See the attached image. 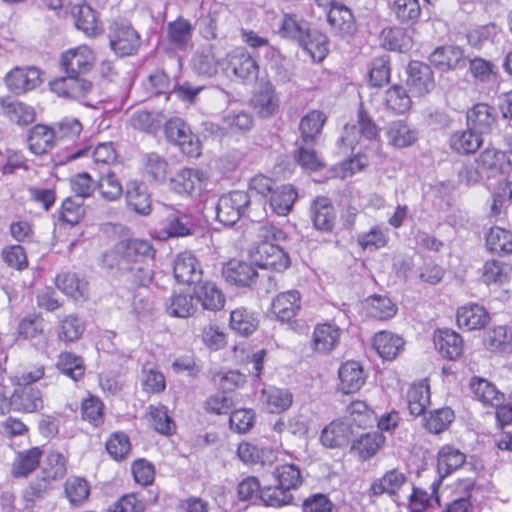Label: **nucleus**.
Instances as JSON below:
<instances>
[{"label":"nucleus","mask_w":512,"mask_h":512,"mask_svg":"<svg viewBox=\"0 0 512 512\" xmlns=\"http://www.w3.org/2000/svg\"><path fill=\"white\" fill-rule=\"evenodd\" d=\"M258 236L263 240L251 254L254 265L275 272L286 270L290 257L279 245L286 240V233L274 225H264L259 228Z\"/></svg>","instance_id":"nucleus-1"},{"label":"nucleus","mask_w":512,"mask_h":512,"mask_svg":"<svg viewBox=\"0 0 512 512\" xmlns=\"http://www.w3.org/2000/svg\"><path fill=\"white\" fill-rule=\"evenodd\" d=\"M251 203L248 192L235 190L223 194L216 204V219L223 225H234L245 215Z\"/></svg>","instance_id":"nucleus-2"},{"label":"nucleus","mask_w":512,"mask_h":512,"mask_svg":"<svg viewBox=\"0 0 512 512\" xmlns=\"http://www.w3.org/2000/svg\"><path fill=\"white\" fill-rule=\"evenodd\" d=\"M111 49L120 56H129L138 50L140 36L131 24L125 20L113 21L108 32Z\"/></svg>","instance_id":"nucleus-3"},{"label":"nucleus","mask_w":512,"mask_h":512,"mask_svg":"<svg viewBox=\"0 0 512 512\" xmlns=\"http://www.w3.org/2000/svg\"><path fill=\"white\" fill-rule=\"evenodd\" d=\"M196 227L197 221L192 213L172 209L161 221L157 237L161 240L186 237L192 235Z\"/></svg>","instance_id":"nucleus-4"},{"label":"nucleus","mask_w":512,"mask_h":512,"mask_svg":"<svg viewBox=\"0 0 512 512\" xmlns=\"http://www.w3.org/2000/svg\"><path fill=\"white\" fill-rule=\"evenodd\" d=\"M165 134L181 151L189 157H198L201 154L200 142L190 127L181 118H172L165 124Z\"/></svg>","instance_id":"nucleus-5"},{"label":"nucleus","mask_w":512,"mask_h":512,"mask_svg":"<svg viewBox=\"0 0 512 512\" xmlns=\"http://www.w3.org/2000/svg\"><path fill=\"white\" fill-rule=\"evenodd\" d=\"M319 7L327 9V21L333 31L341 36L352 35L356 30L351 10L335 0H315Z\"/></svg>","instance_id":"nucleus-6"},{"label":"nucleus","mask_w":512,"mask_h":512,"mask_svg":"<svg viewBox=\"0 0 512 512\" xmlns=\"http://www.w3.org/2000/svg\"><path fill=\"white\" fill-rule=\"evenodd\" d=\"M96 61L94 51L88 45H79L66 50L61 56V67L65 73L82 76L93 68Z\"/></svg>","instance_id":"nucleus-7"},{"label":"nucleus","mask_w":512,"mask_h":512,"mask_svg":"<svg viewBox=\"0 0 512 512\" xmlns=\"http://www.w3.org/2000/svg\"><path fill=\"white\" fill-rule=\"evenodd\" d=\"M482 507L475 496V484L471 479L459 480L455 484L454 496L446 504L444 512H481Z\"/></svg>","instance_id":"nucleus-8"},{"label":"nucleus","mask_w":512,"mask_h":512,"mask_svg":"<svg viewBox=\"0 0 512 512\" xmlns=\"http://www.w3.org/2000/svg\"><path fill=\"white\" fill-rule=\"evenodd\" d=\"M207 175L195 168H183L170 179V187L178 194L190 196L200 195L206 188Z\"/></svg>","instance_id":"nucleus-9"},{"label":"nucleus","mask_w":512,"mask_h":512,"mask_svg":"<svg viewBox=\"0 0 512 512\" xmlns=\"http://www.w3.org/2000/svg\"><path fill=\"white\" fill-rule=\"evenodd\" d=\"M116 252L122 253L127 266L154 261L155 249L148 240L127 239L116 244Z\"/></svg>","instance_id":"nucleus-10"},{"label":"nucleus","mask_w":512,"mask_h":512,"mask_svg":"<svg viewBox=\"0 0 512 512\" xmlns=\"http://www.w3.org/2000/svg\"><path fill=\"white\" fill-rule=\"evenodd\" d=\"M227 70L239 80L252 83L259 73L255 59L243 48H237L227 54Z\"/></svg>","instance_id":"nucleus-11"},{"label":"nucleus","mask_w":512,"mask_h":512,"mask_svg":"<svg viewBox=\"0 0 512 512\" xmlns=\"http://www.w3.org/2000/svg\"><path fill=\"white\" fill-rule=\"evenodd\" d=\"M388 145L396 149L413 146L419 139L418 129L405 119L390 121L384 128Z\"/></svg>","instance_id":"nucleus-12"},{"label":"nucleus","mask_w":512,"mask_h":512,"mask_svg":"<svg viewBox=\"0 0 512 512\" xmlns=\"http://www.w3.org/2000/svg\"><path fill=\"white\" fill-rule=\"evenodd\" d=\"M42 83L41 71L36 67H15L5 76V84L14 94L36 89Z\"/></svg>","instance_id":"nucleus-13"},{"label":"nucleus","mask_w":512,"mask_h":512,"mask_svg":"<svg viewBox=\"0 0 512 512\" xmlns=\"http://www.w3.org/2000/svg\"><path fill=\"white\" fill-rule=\"evenodd\" d=\"M65 77L50 82V89L59 97L78 100L85 97L92 89V83L82 76L66 73Z\"/></svg>","instance_id":"nucleus-14"},{"label":"nucleus","mask_w":512,"mask_h":512,"mask_svg":"<svg viewBox=\"0 0 512 512\" xmlns=\"http://www.w3.org/2000/svg\"><path fill=\"white\" fill-rule=\"evenodd\" d=\"M407 85L414 96H424L435 88L431 67L419 61H412L407 68Z\"/></svg>","instance_id":"nucleus-15"},{"label":"nucleus","mask_w":512,"mask_h":512,"mask_svg":"<svg viewBox=\"0 0 512 512\" xmlns=\"http://www.w3.org/2000/svg\"><path fill=\"white\" fill-rule=\"evenodd\" d=\"M177 282L187 285L198 283L202 278V267L191 251H183L176 255L173 266Z\"/></svg>","instance_id":"nucleus-16"},{"label":"nucleus","mask_w":512,"mask_h":512,"mask_svg":"<svg viewBox=\"0 0 512 512\" xmlns=\"http://www.w3.org/2000/svg\"><path fill=\"white\" fill-rule=\"evenodd\" d=\"M250 102L255 112L262 118L271 117L279 110V98L269 81L260 83Z\"/></svg>","instance_id":"nucleus-17"},{"label":"nucleus","mask_w":512,"mask_h":512,"mask_svg":"<svg viewBox=\"0 0 512 512\" xmlns=\"http://www.w3.org/2000/svg\"><path fill=\"white\" fill-rule=\"evenodd\" d=\"M193 297L197 303H200L204 310L219 311L225 305V295L222 290L212 281L201 280L195 284Z\"/></svg>","instance_id":"nucleus-18"},{"label":"nucleus","mask_w":512,"mask_h":512,"mask_svg":"<svg viewBox=\"0 0 512 512\" xmlns=\"http://www.w3.org/2000/svg\"><path fill=\"white\" fill-rule=\"evenodd\" d=\"M430 61L442 72L462 69L466 66L463 49L453 45L436 48L430 56Z\"/></svg>","instance_id":"nucleus-19"},{"label":"nucleus","mask_w":512,"mask_h":512,"mask_svg":"<svg viewBox=\"0 0 512 512\" xmlns=\"http://www.w3.org/2000/svg\"><path fill=\"white\" fill-rule=\"evenodd\" d=\"M301 308V295L297 290L279 293L272 301L271 312L281 322L294 318Z\"/></svg>","instance_id":"nucleus-20"},{"label":"nucleus","mask_w":512,"mask_h":512,"mask_svg":"<svg viewBox=\"0 0 512 512\" xmlns=\"http://www.w3.org/2000/svg\"><path fill=\"white\" fill-rule=\"evenodd\" d=\"M10 406L20 412H36L43 407L42 393L37 388L19 383L10 396Z\"/></svg>","instance_id":"nucleus-21"},{"label":"nucleus","mask_w":512,"mask_h":512,"mask_svg":"<svg viewBox=\"0 0 512 512\" xmlns=\"http://www.w3.org/2000/svg\"><path fill=\"white\" fill-rule=\"evenodd\" d=\"M310 217L315 229L331 232L335 225L336 213L331 201L324 196L316 197L310 207Z\"/></svg>","instance_id":"nucleus-22"},{"label":"nucleus","mask_w":512,"mask_h":512,"mask_svg":"<svg viewBox=\"0 0 512 512\" xmlns=\"http://www.w3.org/2000/svg\"><path fill=\"white\" fill-rule=\"evenodd\" d=\"M222 275L230 284L248 287L256 281L258 273L252 263L232 260L223 266Z\"/></svg>","instance_id":"nucleus-23"},{"label":"nucleus","mask_w":512,"mask_h":512,"mask_svg":"<svg viewBox=\"0 0 512 512\" xmlns=\"http://www.w3.org/2000/svg\"><path fill=\"white\" fill-rule=\"evenodd\" d=\"M456 319L460 328L473 331L484 328L490 320V315L483 306L469 303L458 308Z\"/></svg>","instance_id":"nucleus-24"},{"label":"nucleus","mask_w":512,"mask_h":512,"mask_svg":"<svg viewBox=\"0 0 512 512\" xmlns=\"http://www.w3.org/2000/svg\"><path fill=\"white\" fill-rule=\"evenodd\" d=\"M85 156H91L96 165H110L116 161V150L111 142L99 143L93 150L91 147L72 149L67 152L65 161H72Z\"/></svg>","instance_id":"nucleus-25"},{"label":"nucleus","mask_w":512,"mask_h":512,"mask_svg":"<svg viewBox=\"0 0 512 512\" xmlns=\"http://www.w3.org/2000/svg\"><path fill=\"white\" fill-rule=\"evenodd\" d=\"M338 376L339 390L345 394L359 391L366 381L364 370L356 361L343 363L339 368Z\"/></svg>","instance_id":"nucleus-26"},{"label":"nucleus","mask_w":512,"mask_h":512,"mask_svg":"<svg viewBox=\"0 0 512 512\" xmlns=\"http://www.w3.org/2000/svg\"><path fill=\"white\" fill-rule=\"evenodd\" d=\"M496 117L495 109L486 103L475 104L466 116L468 127L480 135L491 131L496 122Z\"/></svg>","instance_id":"nucleus-27"},{"label":"nucleus","mask_w":512,"mask_h":512,"mask_svg":"<svg viewBox=\"0 0 512 512\" xmlns=\"http://www.w3.org/2000/svg\"><path fill=\"white\" fill-rule=\"evenodd\" d=\"M434 345L443 357L450 360L458 358L463 351L462 337L451 329H438L435 331Z\"/></svg>","instance_id":"nucleus-28"},{"label":"nucleus","mask_w":512,"mask_h":512,"mask_svg":"<svg viewBox=\"0 0 512 512\" xmlns=\"http://www.w3.org/2000/svg\"><path fill=\"white\" fill-rule=\"evenodd\" d=\"M341 330L331 323L317 324L313 332V349L319 353H329L340 342Z\"/></svg>","instance_id":"nucleus-29"},{"label":"nucleus","mask_w":512,"mask_h":512,"mask_svg":"<svg viewBox=\"0 0 512 512\" xmlns=\"http://www.w3.org/2000/svg\"><path fill=\"white\" fill-rule=\"evenodd\" d=\"M237 454L242 462L249 465H271L277 459L276 452L272 448L259 447L249 442H241L238 445Z\"/></svg>","instance_id":"nucleus-30"},{"label":"nucleus","mask_w":512,"mask_h":512,"mask_svg":"<svg viewBox=\"0 0 512 512\" xmlns=\"http://www.w3.org/2000/svg\"><path fill=\"white\" fill-rule=\"evenodd\" d=\"M352 426L345 419L332 421L322 430L320 437L322 444L329 448H336L346 444L353 434Z\"/></svg>","instance_id":"nucleus-31"},{"label":"nucleus","mask_w":512,"mask_h":512,"mask_svg":"<svg viewBox=\"0 0 512 512\" xmlns=\"http://www.w3.org/2000/svg\"><path fill=\"white\" fill-rule=\"evenodd\" d=\"M260 401L270 413H281L292 405L293 395L286 388L267 386L261 391Z\"/></svg>","instance_id":"nucleus-32"},{"label":"nucleus","mask_w":512,"mask_h":512,"mask_svg":"<svg viewBox=\"0 0 512 512\" xmlns=\"http://www.w3.org/2000/svg\"><path fill=\"white\" fill-rule=\"evenodd\" d=\"M69 13L73 16L77 29L87 36H96L101 33L102 27L97 13L89 5L78 4L73 6Z\"/></svg>","instance_id":"nucleus-33"},{"label":"nucleus","mask_w":512,"mask_h":512,"mask_svg":"<svg viewBox=\"0 0 512 512\" xmlns=\"http://www.w3.org/2000/svg\"><path fill=\"white\" fill-rule=\"evenodd\" d=\"M386 441L381 432L373 431L361 434L357 437L351 446L352 452L365 461L372 458L383 447Z\"/></svg>","instance_id":"nucleus-34"},{"label":"nucleus","mask_w":512,"mask_h":512,"mask_svg":"<svg viewBox=\"0 0 512 512\" xmlns=\"http://www.w3.org/2000/svg\"><path fill=\"white\" fill-rule=\"evenodd\" d=\"M480 169L491 174H506L511 169V161L506 153L496 148H486L477 159Z\"/></svg>","instance_id":"nucleus-35"},{"label":"nucleus","mask_w":512,"mask_h":512,"mask_svg":"<svg viewBox=\"0 0 512 512\" xmlns=\"http://www.w3.org/2000/svg\"><path fill=\"white\" fill-rule=\"evenodd\" d=\"M197 310L193 294L174 292L165 302L166 313L173 318H189Z\"/></svg>","instance_id":"nucleus-36"},{"label":"nucleus","mask_w":512,"mask_h":512,"mask_svg":"<svg viewBox=\"0 0 512 512\" xmlns=\"http://www.w3.org/2000/svg\"><path fill=\"white\" fill-rule=\"evenodd\" d=\"M193 25L185 18L179 17L167 24V39L169 44L179 50H185L191 42Z\"/></svg>","instance_id":"nucleus-37"},{"label":"nucleus","mask_w":512,"mask_h":512,"mask_svg":"<svg viewBox=\"0 0 512 512\" xmlns=\"http://www.w3.org/2000/svg\"><path fill=\"white\" fill-rule=\"evenodd\" d=\"M0 107L3 114L18 125H28L35 119L31 106L10 97L0 98Z\"/></svg>","instance_id":"nucleus-38"},{"label":"nucleus","mask_w":512,"mask_h":512,"mask_svg":"<svg viewBox=\"0 0 512 512\" xmlns=\"http://www.w3.org/2000/svg\"><path fill=\"white\" fill-rule=\"evenodd\" d=\"M484 345L493 352L512 353V327L498 325L489 329L484 337Z\"/></svg>","instance_id":"nucleus-39"},{"label":"nucleus","mask_w":512,"mask_h":512,"mask_svg":"<svg viewBox=\"0 0 512 512\" xmlns=\"http://www.w3.org/2000/svg\"><path fill=\"white\" fill-rule=\"evenodd\" d=\"M408 409L411 415L420 416L430 404V387L427 380L410 385L407 391Z\"/></svg>","instance_id":"nucleus-40"},{"label":"nucleus","mask_w":512,"mask_h":512,"mask_svg":"<svg viewBox=\"0 0 512 512\" xmlns=\"http://www.w3.org/2000/svg\"><path fill=\"white\" fill-rule=\"evenodd\" d=\"M466 461V455L451 445L442 446L437 455V469L443 478L458 470Z\"/></svg>","instance_id":"nucleus-41"},{"label":"nucleus","mask_w":512,"mask_h":512,"mask_svg":"<svg viewBox=\"0 0 512 512\" xmlns=\"http://www.w3.org/2000/svg\"><path fill=\"white\" fill-rule=\"evenodd\" d=\"M57 141L53 127L37 124L34 126L28 137L29 149L36 155L45 154L50 151Z\"/></svg>","instance_id":"nucleus-42"},{"label":"nucleus","mask_w":512,"mask_h":512,"mask_svg":"<svg viewBox=\"0 0 512 512\" xmlns=\"http://www.w3.org/2000/svg\"><path fill=\"white\" fill-rule=\"evenodd\" d=\"M373 347L385 360H393L404 347V340L387 331L377 333L373 338Z\"/></svg>","instance_id":"nucleus-43"},{"label":"nucleus","mask_w":512,"mask_h":512,"mask_svg":"<svg viewBox=\"0 0 512 512\" xmlns=\"http://www.w3.org/2000/svg\"><path fill=\"white\" fill-rule=\"evenodd\" d=\"M42 451L38 447L18 452L11 468V474L15 478L27 477L40 464Z\"/></svg>","instance_id":"nucleus-44"},{"label":"nucleus","mask_w":512,"mask_h":512,"mask_svg":"<svg viewBox=\"0 0 512 512\" xmlns=\"http://www.w3.org/2000/svg\"><path fill=\"white\" fill-rule=\"evenodd\" d=\"M298 198L296 189L290 185H282L276 188L269 200L272 211L279 216H286L292 210L295 201Z\"/></svg>","instance_id":"nucleus-45"},{"label":"nucleus","mask_w":512,"mask_h":512,"mask_svg":"<svg viewBox=\"0 0 512 512\" xmlns=\"http://www.w3.org/2000/svg\"><path fill=\"white\" fill-rule=\"evenodd\" d=\"M56 286L65 295L76 301L87 298L88 284L75 273L66 272L58 274L56 277Z\"/></svg>","instance_id":"nucleus-46"},{"label":"nucleus","mask_w":512,"mask_h":512,"mask_svg":"<svg viewBox=\"0 0 512 512\" xmlns=\"http://www.w3.org/2000/svg\"><path fill=\"white\" fill-rule=\"evenodd\" d=\"M405 474L397 469L386 472L381 478L376 479L370 487L372 496H380L384 493L395 495L399 489L406 484Z\"/></svg>","instance_id":"nucleus-47"},{"label":"nucleus","mask_w":512,"mask_h":512,"mask_svg":"<svg viewBox=\"0 0 512 512\" xmlns=\"http://www.w3.org/2000/svg\"><path fill=\"white\" fill-rule=\"evenodd\" d=\"M470 388L475 398L483 404L498 407L504 400V395L486 379L473 377Z\"/></svg>","instance_id":"nucleus-48"},{"label":"nucleus","mask_w":512,"mask_h":512,"mask_svg":"<svg viewBox=\"0 0 512 512\" xmlns=\"http://www.w3.org/2000/svg\"><path fill=\"white\" fill-rule=\"evenodd\" d=\"M126 198L128 205L141 215L151 212V199L145 184L131 181L127 185Z\"/></svg>","instance_id":"nucleus-49"},{"label":"nucleus","mask_w":512,"mask_h":512,"mask_svg":"<svg viewBox=\"0 0 512 512\" xmlns=\"http://www.w3.org/2000/svg\"><path fill=\"white\" fill-rule=\"evenodd\" d=\"M253 117L243 109H233L225 113L221 120V129L225 133H244L251 129Z\"/></svg>","instance_id":"nucleus-50"},{"label":"nucleus","mask_w":512,"mask_h":512,"mask_svg":"<svg viewBox=\"0 0 512 512\" xmlns=\"http://www.w3.org/2000/svg\"><path fill=\"white\" fill-rule=\"evenodd\" d=\"M66 458L63 454L57 451H51L47 454L43 465H42V483H46L49 486L56 480L62 479L67 472Z\"/></svg>","instance_id":"nucleus-51"},{"label":"nucleus","mask_w":512,"mask_h":512,"mask_svg":"<svg viewBox=\"0 0 512 512\" xmlns=\"http://www.w3.org/2000/svg\"><path fill=\"white\" fill-rule=\"evenodd\" d=\"M482 142L481 135L469 127L467 130L455 132L450 138L451 148L460 154L476 152Z\"/></svg>","instance_id":"nucleus-52"},{"label":"nucleus","mask_w":512,"mask_h":512,"mask_svg":"<svg viewBox=\"0 0 512 512\" xmlns=\"http://www.w3.org/2000/svg\"><path fill=\"white\" fill-rule=\"evenodd\" d=\"M273 477L282 488L290 493L303 483L302 472L295 464L277 465L273 471Z\"/></svg>","instance_id":"nucleus-53"},{"label":"nucleus","mask_w":512,"mask_h":512,"mask_svg":"<svg viewBox=\"0 0 512 512\" xmlns=\"http://www.w3.org/2000/svg\"><path fill=\"white\" fill-rule=\"evenodd\" d=\"M365 310L369 317L386 320L395 316L396 305L386 296L374 295L365 300Z\"/></svg>","instance_id":"nucleus-54"},{"label":"nucleus","mask_w":512,"mask_h":512,"mask_svg":"<svg viewBox=\"0 0 512 512\" xmlns=\"http://www.w3.org/2000/svg\"><path fill=\"white\" fill-rule=\"evenodd\" d=\"M85 331L83 320L75 315H68L57 326L58 340L66 345L78 341Z\"/></svg>","instance_id":"nucleus-55"},{"label":"nucleus","mask_w":512,"mask_h":512,"mask_svg":"<svg viewBox=\"0 0 512 512\" xmlns=\"http://www.w3.org/2000/svg\"><path fill=\"white\" fill-rule=\"evenodd\" d=\"M258 327V319L244 307L236 308L230 313V328L237 334L248 336Z\"/></svg>","instance_id":"nucleus-56"},{"label":"nucleus","mask_w":512,"mask_h":512,"mask_svg":"<svg viewBox=\"0 0 512 512\" xmlns=\"http://www.w3.org/2000/svg\"><path fill=\"white\" fill-rule=\"evenodd\" d=\"M310 30L308 22L293 14H285L279 27V34L282 37L296 40L298 43L307 38Z\"/></svg>","instance_id":"nucleus-57"},{"label":"nucleus","mask_w":512,"mask_h":512,"mask_svg":"<svg viewBox=\"0 0 512 512\" xmlns=\"http://www.w3.org/2000/svg\"><path fill=\"white\" fill-rule=\"evenodd\" d=\"M384 104L387 110L395 114H404L411 108L412 101L404 87L393 85L385 92Z\"/></svg>","instance_id":"nucleus-58"},{"label":"nucleus","mask_w":512,"mask_h":512,"mask_svg":"<svg viewBox=\"0 0 512 512\" xmlns=\"http://www.w3.org/2000/svg\"><path fill=\"white\" fill-rule=\"evenodd\" d=\"M56 367L65 376L73 381H78L85 373L83 359L72 352H61L58 356Z\"/></svg>","instance_id":"nucleus-59"},{"label":"nucleus","mask_w":512,"mask_h":512,"mask_svg":"<svg viewBox=\"0 0 512 512\" xmlns=\"http://www.w3.org/2000/svg\"><path fill=\"white\" fill-rule=\"evenodd\" d=\"M487 248L497 254L512 253V232L501 227L490 228L486 234Z\"/></svg>","instance_id":"nucleus-60"},{"label":"nucleus","mask_w":512,"mask_h":512,"mask_svg":"<svg viewBox=\"0 0 512 512\" xmlns=\"http://www.w3.org/2000/svg\"><path fill=\"white\" fill-rule=\"evenodd\" d=\"M511 268L500 261L485 262L482 268V280L486 285H504L509 281Z\"/></svg>","instance_id":"nucleus-61"},{"label":"nucleus","mask_w":512,"mask_h":512,"mask_svg":"<svg viewBox=\"0 0 512 512\" xmlns=\"http://www.w3.org/2000/svg\"><path fill=\"white\" fill-rule=\"evenodd\" d=\"M315 62H321L327 55L328 42L325 35L309 30L307 38L299 43Z\"/></svg>","instance_id":"nucleus-62"},{"label":"nucleus","mask_w":512,"mask_h":512,"mask_svg":"<svg viewBox=\"0 0 512 512\" xmlns=\"http://www.w3.org/2000/svg\"><path fill=\"white\" fill-rule=\"evenodd\" d=\"M143 173L154 182H163L167 177L168 164L156 153H149L142 158Z\"/></svg>","instance_id":"nucleus-63"},{"label":"nucleus","mask_w":512,"mask_h":512,"mask_svg":"<svg viewBox=\"0 0 512 512\" xmlns=\"http://www.w3.org/2000/svg\"><path fill=\"white\" fill-rule=\"evenodd\" d=\"M384 45L393 51L407 52L412 48L411 36L400 27L384 29L382 32Z\"/></svg>","instance_id":"nucleus-64"}]
</instances>
